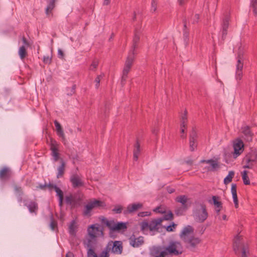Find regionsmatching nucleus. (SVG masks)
Returning <instances> with one entry per match:
<instances>
[{
  "label": "nucleus",
  "mask_w": 257,
  "mask_h": 257,
  "mask_svg": "<svg viewBox=\"0 0 257 257\" xmlns=\"http://www.w3.org/2000/svg\"><path fill=\"white\" fill-rule=\"evenodd\" d=\"M200 163L209 164L210 167L207 168L208 171H214L219 168V165L217 160H202L200 161Z\"/></svg>",
  "instance_id": "ddd939ff"
},
{
  "label": "nucleus",
  "mask_w": 257,
  "mask_h": 257,
  "mask_svg": "<svg viewBox=\"0 0 257 257\" xmlns=\"http://www.w3.org/2000/svg\"><path fill=\"white\" fill-rule=\"evenodd\" d=\"M233 158H236L239 156L244 150V145L243 142L239 140H236L233 143Z\"/></svg>",
  "instance_id": "1a4fd4ad"
},
{
  "label": "nucleus",
  "mask_w": 257,
  "mask_h": 257,
  "mask_svg": "<svg viewBox=\"0 0 257 257\" xmlns=\"http://www.w3.org/2000/svg\"><path fill=\"white\" fill-rule=\"evenodd\" d=\"M88 257H97L93 248H89L87 250Z\"/></svg>",
  "instance_id": "de8ad7c7"
},
{
  "label": "nucleus",
  "mask_w": 257,
  "mask_h": 257,
  "mask_svg": "<svg viewBox=\"0 0 257 257\" xmlns=\"http://www.w3.org/2000/svg\"><path fill=\"white\" fill-rule=\"evenodd\" d=\"M50 190H52L53 189H54L55 190L56 188H58V187L55 185L51 183H49L47 184V187Z\"/></svg>",
  "instance_id": "e2e57ef3"
},
{
  "label": "nucleus",
  "mask_w": 257,
  "mask_h": 257,
  "mask_svg": "<svg viewBox=\"0 0 257 257\" xmlns=\"http://www.w3.org/2000/svg\"><path fill=\"white\" fill-rule=\"evenodd\" d=\"M256 160L257 152L255 151H251L248 153L244 158V161L247 163V164L244 166V168L248 169L251 168Z\"/></svg>",
  "instance_id": "0eeeda50"
},
{
  "label": "nucleus",
  "mask_w": 257,
  "mask_h": 257,
  "mask_svg": "<svg viewBox=\"0 0 257 257\" xmlns=\"http://www.w3.org/2000/svg\"><path fill=\"white\" fill-rule=\"evenodd\" d=\"M240 237L241 236L238 234L234 238L233 244L234 250L236 255L239 254L240 250L241 252V257H248L249 251L248 247L247 246H245L240 241Z\"/></svg>",
  "instance_id": "20e7f679"
},
{
  "label": "nucleus",
  "mask_w": 257,
  "mask_h": 257,
  "mask_svg": "<svg viewBox=\"0 0 257 257\" xmlns=\"http://www.w3.org/2000/svg\"><path fill=\"white\" fill-rule=\"evenodd\" d=\"M66 257H74V255H73V253H72L71 252H68L66 254Z\"/></svg>",
  "instance_id": "774afa93"
},
{
  "label": "nucleus",
  "mask_w": 257,
  "mask_h": 257,
  "mask_svg": "<svg viewBox=\"0 0 257 257\" xmlns=\"http://www.w3.org/2000/svg\"><path fill=\"white\" fill-rule=\"evenodd\" d=\"M61 165L59 166L57 169V178H61L64 174L65 171V163L63 159H61L60 160Z\"/></svg>",
  "instance_id": "b1692460"
},
{
  "label": "nucleus",
  "mask_w": 257,
  "mask_h": 257,
  "mask_svg": "<svg viewBox=\"0 0 257 257\" xmlns=\"http://www.w3.org/2000/svg\"><path fill=\"white\" fill-rule=\"evenodd\" d=\"M192 216L196 222H204L208 216L205 205L203 203L196 204L193 208Z\"/></svg>",
  "instance_id": "f03ea898"
},
{
  "label": "nucleus",
  "mask_w": 257,
  "mask_h": 257,
  "mask_svg": "<svg viewBox=\"0 0 257 257\" xmlns=\"http://www.w3.org/2000/svg\"><path fill=\"white\" fill-rule=\"evenodd\" d=\"M106 226L112 231L124 230L127 228L126 223L122 222L106 221Z\"/></svg>",
  "instance_id": "6e6552de"
},
{
  "label": "nucleus",
  "mask_w": 257,
  "mask_h": 257,
  "mask_svg": "<svg viewBox=\"0 0 257 257\" xmlns=\"http://www.w3.org/2000/svg\"><path fill=\"white\" fill-rule=\"evenodd\" d=\"M89 203L91 205V207L93 209L94 208L103 207L105 206V203L104 202L95 199L90 201Z\"/></svg>",
  "instance_id": "a878e982"
},
{
  "label": "nucleus",
  "mask_w": 257,
  "mask_h": 257,
  "mask_svg": "<svg viewBox=\"0 0 257 257\" xmlns=\"http://www.w3.org/2000/svg\"><path fill=\"white\" fill-rule=\"evenodd\" d=\"M58 144L57 142L53 139H51V143H50V150L53 151V149L55 150H57Z\"/></svg>",
  "instance_id": "49530a36"
},
{
  "label": "nucleus",
  "mask_w": 257,
  "mask_h": 257,
  "mask_svg": "<svg viewBox=\"0 0 257 257\" xmlns=\"http://www.w3.org/2000/svg\"><path fill=\"white\" fill-rule=\"evenodd\" d=\"M99 257H109V254L108 252L103 250L101 252Z\"/></svg>",
  "instance_id": "69168bd1"
},
{
  "label": "nucleus",
  "mask_w": 257,
  "mask_h": 257,
  "mask_svg": "<svg viewBox=\"0 0 257 257\" xmlns=\"http://www.w3.org/2000/svg\"><path fill=\"white\" fill-rule=\"evenodd\" d=\"M55 191L59 198H63V193L59 187L56 188Z\"/></svg>",
  "instance_id": "3c124183"
},
{
  "label": "nucleus",
  "mask_w": 257,
  "mask_h": 257,
  "mask_svg": "<svg viewBox=\"0 0 257 257\" xmlns=\"http://www.w3.org/2000/svg\"><path fill=\"white\" fill-rule=\"evenodd\" d=\"M169 252L167 250V248H165V250L161 251L160 255L161 257H168L169 255Z\"/></svg>",
  "instance_id": "680f3d73"
},
{
  "label": "nucleus",
  "mask_w": 257,
  "mask_h": 257,
  "mask_svg": "<svg viewBox=\"0 0 257 257\" xmlns=\"http://www.w3.org/2000/svg\"><path fill=\"white\" fill-rule=\"evenodd\" d=\"M65 202L67 204L74 206L75 203V198L71 194L67 195L65 197Z\"/></svg>",
  "instance_id": "c85d7f7f"
},
{
  "label": "nucleus",
  "mask_w": 257,
  "mask_h": 257,
  "mask_svg": "<svg viewBox=\"0 0 257 257\" xmlns=\"http://www.w3.org/2000/svg\"><path fill=\"white\" fill-rule=\"evenodd\" d=\"M176 226H177L176 224L174 223V222H172V224L166 227V230L168 232L174 231Z\"/></svg>",
  "instance_id": "8fccbe9b"
},
{
  "label": "nucleus",
  "mask_w": 257,
  "mask_h": 257,
  "mask_svg": "<svg viewBox=\"0 0 257 257\" xmlns=\"http://www.w3.org/2000/svg\"><path fill=\"white\" fill-rule=\"evenodd\" d=\"M12 176V171L9 167H4L0 169V180L6 182L10 179Z\"/></svg>",
  "instance_id": "9b49d317"
},
{
  "label": "nucleus",
  "mask_w": 257,
  "mask_h": 257,
  "mask_svg": "<svg viewBox=\"0 0 257 257\" xmlns=\"http://www.w3.org/2000/svg\"><path fill=\"white\" fill-rule=\"evenodd\" d=\"M129 240L131 245L134 247H138L144 243V237L143 236L136 237L135 235H132Z\"/></svg>",
  "instance_id": "2eb2a0df"
},
{
  "label": "nucleus",
  "mask_w": 257,
  "mask_h": 257,
  "mask_svg": "<svg viewBox=\"0 0 257 257\" xmlns=\"http://www.w3.org/2000/svg\"><path fill=\"white\" fill-rule=\"evenodd\" d=\"M197 135L196 132L193 130L190 135L189 144L190 150L191 151H194L197 148Z\"/></svg>",
  "instance_id": "4468645a"
},
{
  "label": "nucleus",
  "mask_w": 257,
  "mask_h": 257,
  "mask_svg": "<svg viewBox=\"0 0 257 257\" xmlns=\"http://www.w3.org/2000/svg\"><path fill=\"white\" fill-rule=\"evenodd\" d=\"M22 41H23V44H24L25 46H29V42H28V41L27 40V39H26V38H25L24 37H23L22 38Z\"/></svg>",
  "instance_id": "338daca9"
},
{
  "label": "nucleus",
  "mask_w": 257,
  "mask_h": 257,
  "mask_svg": "<svg viewBox=\"0 0 257 257\" xmlns=\"http://www.w3.org/2000/svg\"><path fill=\"white\" fill-rule=\"evenodd\" d=\"M98 66V62L97 61L94 60L91 65L90 66L89 69L90 70H94Z\"/></svg>",
  "instance_id": "4d7b16f0"
},
{
  "label": "nucleus",
  "mask_w": 257,
  "mask_h": 257,
  "mask_svg": "<svg viewBox=\"0 0 257 257\" xmlns=\"http://www.w3.org/2000/svg\"><path fill=\"white\" fill-rule=\"evenodd\" d=\"M157 2L156 0H152V7H151V11L153 12H155L157 10Z\"/></svg>",
  "instance_id": "13d9d810"
},
{
  "label": "nucleus",
  "mask_w": 257,
  "mask_h": 257,
  "mask_svg": "<svg viewBox=\"0 0 257 257\" xmlns=\"http://www.w3.org/2000/svg\"><path fill=\"white\" fill-rule=\"evenodd\" d=\"M239 49L238 59L236 65V78L237 80H240L241 79L242 76V69L243 65L241 58V56L242 55L241 48H239Z\"/></svg>",
  "instance_id": "9d476101"
},
{
  "label": "nucleus",
  "mask_w": 257,
  "mask_h": 257,
  "mask_svg": "<svg viewBox=\"0 0 257 257\" xmlns=\"http://www.w3.org/2000/svg\"><path fill=\"white\" fill-rule=\"evenodd\" d=\"M70 181L74 188H76L83 185V183L80 178L77 175H73L70 178Z\"/></svg>",
  "instance_id": "6ab92c4d"
},
{
  "label": "nucleus",
  "mask_w": 257,
  "mask_h": 257,
  "mask_svg": "<svg viewBox=\"0 0 257 257\" xmlns=\"http://www.w3.org/2000/svg\"><path fill=\"white\" fill-rule=\"evenodd\" d=\"M162 222V219L158 218L152 220L149 223L147 221H144L140 223L141 230L143 232L148 229L150 231H158Z\"/></svg>",
  "instance_id": "7ed1b4c3"
},
{
  "label": "nucleus",
  "mask_w": 257,
  "mask_h": 257,
  "mask_svg": "<svg viewBox=\"0 0 257 257\" xmlns=\"http://www.w3.org/2000/svg\"><path fill=\"white\" fill-rule=\"evenodd\" d=\"M219 199L218 197H216L215 196H213L212 197V200L213 202V204L215 205L216 208H222V203L218 201Z\"/></svg>",
  "instance_id": "ea45409f"
},
{
  "label": "nucleus",
  "mask_w": 257,
  "mask_h": 257,
  "mask_svg": "<svg viewBox=\"0 0 257 257\" xmlns=\"http://www.w3.org/2000/svg\"><path fill=\"white\" fill-rule=\"evenodd\" d=\"M242 177L243 183L245 185H249L250 181L248 177L247 176V172L245 170L243 171L242 174Z\"/></svg>",
  "instance_id": "e433bc0d"
},
{
  "label": "nucleus",
  "mask_w": 257,
  "mask_h": 257,
  "mask_svg": "<svg viewBox=\"0 0 257 257\" xmlns=\"http://www.w3.org/2000/svg\"><path fill=\"white\" fill-rule=\"evenodd\" d=\"M54 124L56 129V133L59 137L61 138L63 143L65 144L66 138L60 123L57 120L54 121Z\"/></svg>",
  "instance_id": "f3484780"
},
{
  "label": "nucleus",
  "mask_w": 257,
  "mask_h": 257,
  "mask_svg": "<svg viewBox=\"0 0 257 257\" xmlns=\"http://www.w3.org/2000/svg\"><path fill=\"white\" fill-rule=\"evenodd\" d=\"M141 152L140 145L137 141L136 143L133 151V158L134 161H137L138 160L139 156Z\"/></svg>",
  "instance_id": "5701e85b"
},
{
  "label": "nucleus",
  "mask_w": 257,
  "mask_h": 257,
  "mask_svg": "<svg viewBox=\"0 0 257 257\" xmlns=\"http://www.w3.org/2000/svg\"><path fill=\"white\" fill-rule=\"evenodd\" d=\"M143 206L141 203H134L130 204L127 206V211L129 212H133L137 210L138 209L141 208Z\"/></svg>",
  "instance_id": "bb28decb"
},
{
  "label": "nucleus",
  "mask_w": 257,
  "mask_h": 257,
  "mask_svg": "<svg viewBox=\"0 0 257 257\" xmlns=\"http://www.w3.org/2000/svg\"><path fill=\"white\" fill-rule=\"evenodd\" d=\"M130 69H131L125 67H124L123 68L121 80V82L122 85H123L125 83V82L126 80V79L127 78V74L129 73Z\"/></svg>",
  "instance_id": "473e14b6"
},
{
  "label": "nucleus",
  "mask_w": 257,
  "mask_h": 257,
  "mask_svg": "<svg viewBox=\"0 0 257 257\" xmlns=\"http://www.w3.org/2000/svg\"><path fill=\"white\" fill-rule=\"evenodd\" d=\"M122 207L121 206H115L113 209L112 211L116 213H120L122 211Z\"/></svg>",
  "instance_id": "5fc2aeb1"
},
{
  "label": "nucleus",
  "mask_w": 257,
  "mask_h": 257,
  "mask_svg": "<svg viewBox=\"0 0 257 257\" xmlns=\"http://www.w3.org/2000/svg\"><path fill=\"white\" fill-rule=\"evenodd\" d=\"M199 19V15L198 14H195L192 18V23L193 24H196L198 22Z\"/></svg>",
  "instance_id": "bf43d9fd"
},
{
  "label": "nucleus",
  "mask_w": 257,
  "mask_h": 257,
  "mask_svg": "<svg viewBox=\"0 0 257 257\" xmlns=\"http://www.w3.org/2000/svg\"><path fill=\"white\" fill-rule=\"evenodd\" d=\"M187 206H182L181 207H178L175 210V213L177 215H182L187 209Z\"/></svg>",
  "instance_id": "c9c22d12"
},
{
  "label": "nucleus",
  "mask_w": 257,
  "mask_h": 257,
  "mask_svg": "<svg viewBox=\"0 0 257 257\" xmlns=\"http://www.w3.org/2000/svg\"><path fill=\"white\" fill-rule=\"evenodd\" d=\"M103 227L99 224H94L87 228V233L89 237L96 239L97 237L103 236Z\"/></svg>",
  "instance_id": "39448f33"
},
{
  "label": "nucleus",
  "mask_w": 257,
  "mask_h": 257,
  "mask_svg": "<svg viewBox=\"0 0 257 257\" xmlns=\"http://www.w3.org/2000/svg\"><path fill=\"white\" fill-rule=\"evenodd\" d=\"M187 120V111H186V110H185L184 114L183 115H182V116L181 117V126L182 127L186 126Z\"/></svg>",
  "instance_id": "37998d69"
},
{
  "label": "nucleus",
  "mask_w": 257,
  "mask_h": 257,
  "mask_svg": "<svg viewBox=\"0 0 257 257\" xmlns=\"http://www.w3.org/2000/svg\"><path fill=\"white\" fill-rule=\"evenodd\" d=\"M134 59L135 53L130 52L127 56L126 60L125 62L124 67L131 69L133 64Z\"/></svg>",
  "instance_id": "aec40b11"
},
{
  "label": "nucleus",
  "mask_w": 257,
  "mask_h": 257,
  "mask_svg": "<svg viewBox=\"0 0 257 257\" xmlns=\"http://www.w3.org/2000/svg\"><path fill=\"white\" fill-rule=\"evenodd\" d=\"M77 225L75 220H73L69 226V233L70 235L75 236L77 232Z\"/></svg>",
  "instance_id": "393cba45"
},
{
  "label": "nucleus",
  "mask_w": 257,
  "mask_h": 257,
  "mask_svg": "<svg viewBox=\"0 0 257 257\" xmlns=\"http://www.w3.org/2000/svg\"><path fill=\"white\" fill-rule=\"evenodd\" d=\"M151 214V212L149 211H142L139 213L138 216L140 217H145L150 216Z\"/></svg>",
  "instance_id": "6e6d98bb"
},
{
  "label": "nucleus",
  "mask_w": 257,
  "mask_h": 257,
  "mask_svg": "<svg viewBox=\"0 0 257 257\" xmlns=\"http://www.w3.org/2000/svg\"><path fill=\"white\" fill-rule=\"evenodd\" d=\"M101 78H102V76L101 75H98L94 80V82L95 83L96 88H98L99 86V83Z\"/></svg>",
  "instance_id": "603ef678"
},
{
  "label": "nucleus",
  "mask_w": 257,
  "mask_h": 257,
  "mask_svg": "<svg viewBox=\"0 0 257 257\" xmlns=\"http://www.w3.org/2000/svg\"><path fill=\"white\" fill-rule=\"evenodd\" d=\"M251 7L255 16L257 15V0H251Z\"/></svg>",
  "instance_id": "c03bdc74"
},
{
  "label": "nucleus",
  "mask_w": 257,
  "mask_h": 257,
  "mask_svg": "<svg viewBox=\"0 0 257 257\" xmlns=\"http://www.w3.org/2000/svg\"><path fill=\"white\" fill-rule=\"evenodd\" d=\"M51 156L53 157L54 162H57L59 159V154L58 153V150H55L53 149V151H51Z\"/></svg>",
  "instance_id": "58836bf2"
},
{
  "label": "nucleus",
  "mask_w": 257,
  "mask_h": 257,
  "mask_svg": "<svg viewBox=\"0 0 257 257\" xmlns=\"http://www.w3.org/2000/svg\"><path fill=\"white\" fill-rule=\"evenodd\" d=\"M92 209L91 205L88 202L84 207L83 215L85 216H90Z\"/></svg>",
  "instance_id": "c756f323"
},
{
  "label": "nucleus",
  "mask_w": 257,
  "mask_h": 257,
  "mask_svg": "<svg viewBox=\"0 0 257 257\" xmlns=\"http://www.w3.org/2000/svg\"><path fill=\"white\" fill-rule=\"evenodd\" d=\"M230 21V16L228 15L224 16L221 23V35L222 39L224 40L227 34V29Z\"/></svg>",
  "instance_id": "f8f14e48"
},
{
  "label": "nucleus",
  "mask_w": 257,
  "mask_h": 257,
  "mask_svg": "<svg viewBox=\"0 0 257 257\" xmlns=\"http://www.w3.org/2000/svg\"><path fill=\"white\" fill-rule=\"evenodd\" d=\"M18 53L22 60L24 59L26 57L27 55V52L24 46H22L20 47Z\"/></svg>",
  "instance_id": "f704fd0d"
},
{
  "label": "nucleus",
  "mask_w": 257,
  "mask_h": 257,
  "mask_svg": "<svg viewBox=\"0 0 257 257\" xmlns=\"http://www.w3.org/2000/svg\"><path fill=\"white\" fill-rule=\"evenodd\" d=\"M111 242V252L115 254H121L122 251V246L119 241H110Z\"/></svg>",
  "instance_id": "dca6fc26"
},
{
  "label": "nucleus",
  "mask_w": 257,
  "mask_h": 257,
  "mask_svg": "<svg viewBox=\"0 0 257 257\" xmlns=\"http://www.w3.org/2000/svg\"><path fill=\"white\" fill-rule=\"evenodd\" d=\"M166 248L170 255H178L182 253V245L178 241H171Z\"/></svg>",
  "instance_id": "423d86ee"
},
{
  "label": "nucleus",
  "mask_w": 257,
  "mask_h": 257,
  "mask_svg": "<svg viewBox=\"0 0 257 257\" xmlns=\"http://www.w3.org/2000/svg\"><path fill=\"white\" fill-rule=\"evenodd\" d=\"M43 62L46 64H50L51 62V58L49 56H45L43 57Z\"/></svg>",
  "instance_id": "052dcab7"
},
{
  "label": "nucleus",
  "mask_w": 257,
  "mask_h": 257,
  "mask_svg": "<svg viewBox=\"0 0 257 257\" xmlns=\"http://www.w3.org/2000/svg\"><path fill=\"white\" fill-rule=\"evenodd\" d=\"M242 133L244 136V139L247 141H251L252 140L253 134L251 132L250 128L248 126H245L242 127Z\"/></svg>",
  "instance_id": "a211bd4d"
},
{
  "label": "nucleus",
  "mask_w": 257,
  "mask_h": 257,
  "mask_svg": "<svg viewBox=\"0 0 257 257\" xmlns=\"http://www.w3.org/2000/svg\"><path fill=\"white\" fill-rule=\"evenodd\" d=\"M187 197L185 195H181L178 196L176 198V201L182 204V206H187L186 203L187 201Z\"/></svg>",
  "instance_id": "72a5a7b5"
},
{
  "label": "nucleus",
  "mask_w": 257,
  "mask_h": 257,
  "mask_svg": "<svg viewBox=\"0 0 257 257\" xmlns=\"http://www.w3.org/2000/svg\"><path fill=\"white\" fill-rule=\"evenodd\" d=\"M57 222L53 219L52 217H51V222L50 224V227L51 229L52 230H54L55 229V228H57Z\"/></svg>",
  "instance_id": "09e8293b"
},
{
  "label": "nucleus",
  "mask_w": 257,
  "mask_h": 257,
  "mask_svg": "<svg viewBox=\"0 0 257 257\" xmlns=\"http://www.w3.org/2000/svg\"><path fill=\"white\" fill-rule=\"evenodd\" d=\"M234 176V172L230 171L228 172V175L224 179L223 183L225 185H227L230 183Z\"/></svg>",
  "instance_id": "7c9ffc66"
},
{
  "label": "nucleus",
  "mask_w": 257,
  "mask_h": 257,
  "mask_svg": "<svg viewBox=\"0 0 257 257\" xmlns=\"http://www.w3.org/2000/svg\"><path fill=\"white\" fill-rule=\"evenodd\" d=\"M56 0H50L48 2V5L46 9V14L49 15L55 7V3Z\"/></svg>",
  "instance_id": "2f4dec72"
},
{
  "label": "nucleus",
  "mask_w": 257,
  "mask_h": 257,
  "mask_svg": "<svg viewBox=\"0 0 257 257\" xmlns=\"http://www.w3.org/2000/svg\"><path fill=\"white\" fill-rule=\"evenodd\" d=\"M76 86L75 84H73L71 87H67L66 88V94L67 95L71 96L74 94L75 92V89Z\"/></svg>",
  "instance_id": "4c0bfd02"
},
{
  "label": "nucleus",
  "mask_w": 257,
  "mask_h": 257,
  "mask_svg": "<svg viewBox=\"0 0 257 257\" xmlns=\"http://www.w3.org/2000/svg\"><path fill=\"white\" fill-rule=\"evenodd\" d=\"M96 243V239L90 238L87 239L86 245L89 248H93Z\"/></svg>",
  "instance_id": "a19ab883"
},
{
  "label": "nucleus",
  "mask_w": 257,
  "mask_h": 257,
  "mask_svg": "<svg viewBox=\"0 0 257 257\" xmlns=\"http://www.w3.org/2000/svg\"><path fill=\"white\" fill-rule=\"evenodd\" d=\"M24 205L28 207L30 213H34L35 214L37 213L38 210V205L37 203L35 201H31L29 204L25 203Z\"/></svg>",
  "instance_id": "412c9836"
},
{
  "label": "nucleus",
  "mask_w": 257,
  "mask_h": 257,
  "mask_svg": "<svg viewBox=\"0 0 257 257\" xmlns=\"http://www.w3.org/2000/svg\"><path fill=\"white\" fill-rule=\"evenodd\" d=\"M14 189L15 192L20 196H22L23 195L24 192L22 187L17 185H15L14 186Z\"/></svg>",
  "instance_id": "79ce46f5"
},
{
  "label": "nucleus",
  "mask_w": 257,
  "mask_h": 257,
  "mask_svg": "<svg viewBox=\"0 0 257 257\" xmlns=\"http://www.w3.org/2000/svg\"><path fill=\"white\" fill-rule=\"evenodd\" d=\"M58 57L61 59L63 58V57L64 56V54L63 51L60 49H59L58 50Z\"/></svg>",
  "instance_id": "0e129e2a"
},
{
  "label": "nucleus",
  "mask_w": 257,
  "mask_h": 257,
  "mask_svg": "<svg viewBox=\"0 0 257 257\" xmlns=\"http://www.w3.org/2000/svg\"><path fill=\"white\" fill-rule=\"evenodd\" d=\"M173 215L171 212H169L168 213L165 214L163 217L162 218H158L159 219H162V221L163 220H169L173 219Z\"/></svg>",
  "instance_id": "a18cd8bd"
},
{
  "label": "nucleus",
  "mask_w": 257,
  "mask_h": 257,
  "mask_svg": "<svg viewBox=\"0 0 257 257\" xmlns=\"http://www.w3.org/2000/svg\"><path fill=\"white\" fill-rule=\"evenodd\" d=\"M231 192L232 195L233 202L235 204V208H237L238 206V199L236 192V185L235 184H232L231 188Z\"/></svg>",
  "instance_id": "4be33fe9"
},
{
  "label": "nucleus",
  "mask_w": 257,
  "mask_h": 257,
  "mask_svg": "<svg viewBox=\"0 0 257 257\" xmlns=\"http://www.w3.org/2000/svg\"><path fill=\"white\" fill-rule=\"evenodd\" d=\"M193 227L187 225L183 228L180 234V237L185 243L186 248L191 251H194L201 242L200 238L193 235Z\"/></svg>",
  "instance_id": "f257e3e1"
},
{
  "label": "nucleus",
  "mask_w": 257,
  "mask_h": 257,
  "mask_svg": "<svg viewBox=\"0 0 257 257\" xmlns=\"http://www.w3.org/2000/svg\"><path fill=\"white\" fill-rule=\"evenodd\" d=\"M103 250L109 253L110 251H111V242H108Z\"/></svg>",
  "instance_id": "864d4df0"
},
{
  "label": "nucleus",
  "mask_w": 257,
  "mask_h": 257,
  "mask_svg": "<svg viewBox=\"0 0 257 257\" xmlns=\"http://www.w3.org/2000/svg\"><path fill=\"white\" fill-rule=\"evenodd\" d=\"M140 41V36L136 31L135 32V34L133 39V44L132 46V50L130 51L131 52L135 53V50L137 47V44Z\"/></svg>",
  "instance_id": "cd10ccee"
}]
</instances>
